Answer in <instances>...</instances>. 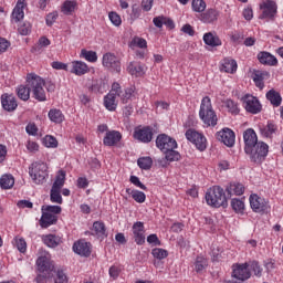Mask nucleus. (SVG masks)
<instances>
[{"instance_id": "1", "label": "nucleus", "mask_w": 283, "mask_h": 283, "mask_svg": "<svg viewBox=\"0 0 283 283\" xmlns=\"http://www.w3.org/2000/svg\"><path fill=\"white\" fill-rule=\"evenodd\" d=\"M45 80L41 76L29 73L27 75V85L21 84L17 88V94L20 101H30V92L33 94V98L43 103L48 101V95L45 93Z\"/></svg>"}, {"instance_id": "2", "label": "nucleus", "mask_w": 283, "mask_h": 283, "mask_svg": "<svg viewBox=\"0 0 283 283\" xmlns=\"http://www.w3.org/2000/svg\"><path fill=\"white\" fill-rule=\"evenodd\" d=\"M227 200H229V198L224 193V189L220 186L209 188L206 192L207 205L214 207L216 209H219V207L227 209V207H229V202Z\"/></svg>"}, {"instance_id": "3", "label": "nucleus", "mask_w": 283, "mask_h": 283, "mask_svg": "<svg viewBox=\"0 0 283 283\" xmlns=\"http://www.w3.org/2000/svg\"><path fill=\"white\" fill-rule=\"evenodd\" d=\"M199 118L207 125V127H216V125H218V115L216 114V111H213L211 98L209 96L203 97L201 101Z\"/></svg>"}, {"instance_id": "4", "label": "nucleus", "mask_w": 283, "mask_h": 283, "mask_svg": "<svg viewBox=\"0 0 283 283\" xmlns=\"http://www.w3.org/2000/svg\"><path fill=\"white\" fill-rule=\"evenodd\" d=\"M245 154L250 156L251 163H255V165H262L264 160H266V156H269V145L264 142H259L251 148L245 150Z\"/></svg>"}, {"instance_id": "5", "label": "nucleus", "mask_w": 283, "mask_h": 283, "mask_svg": "<svg viewBox=\"0 0 283 283\" xmlns=\"http://www.w3.org/2000/svg\"><path fill=\"white\" fill-rule=\"evenodd\" d=\"M29 175L35 185H43L48 178V165L43 161H35L29 167Z\"/></svg>"}, {"instance_id": "6", "label": "nucleus", "mask_w": 283, "mask_h": 283, "mask_svg": "<svg viewBox=\"0 0 283 283\" xmlns=\"http://www.w3.org/2000/svg\"><path fill=\"white\" fill-rule=\"evenodd\" d=\"M186 138L192 143V145H195L199 151H205V149H207V137L196 132V129L189 128L186 132Z\"/></svg>"}, {"instance_id": "7", "label": "nucleus", "mask_w": 283, "mask_h": 283, "mask_svg": "<svg viewBox=\"0 0 283 283\" xmlns=\"http://www.w3.org/2000/svg\"><path fill=\"white\" fill-rule=\"evenodd\" d=\"M250 206L254 213H269V211L271 210L269 201L258 195L250 196Z\"/></svg>"}, {"instance_id": "8", "label": "nucleus", "mask_w": 283, "mask_h": 283, "mask_svg": "<svg viewBox=\"0 0 283 283\" xmlns=\"http://www.w3.org/2000/svg\"><path fill=\"white\" fill-rule=\"evenodd\" d=\"M156 147L165 154V151H168L169 149H177L178 143L167 134H160L156 138Z\"/></svg>"}, {"instance_id": "9", "label": "nucleus", "mask_w": 283, "mask_h": 283, "mask_svg": "<svg viewBox=\"0 0 283 283\" xmlns=\"http://www.w3.org/2000/svg\"><path fill=\"white\" fill-rule=\"evenodd\" d=\"M38 271L46 277H54L56 270H54V263L48 259V256H40L36 260Z\"/></svg>"}, {"instance_id": "10", "label": "nucleus", "mask_w": 283, "mask_h": 283, "mask_svg": "<svg viewBox=\"0 0 283 283\" xmlns=\"http://www.w3.org/2000/svg\"><path fill=\"white\" fill-rule=\"evenodd\" d=\"M261 10H263V12L259 19H270L273 21V19H275V14H277V3L273 0H266L261 4Z\"/></svg>"}, {"instance_id": "11", "label": "nucleus", "mask_w": 283, "mask_h": 283, "mask_svg": "<svg viewBox=\"0 0 283 283\" xmlns=\"http://www.w3.org/2000/svg\"><path fill=\"white\" fill-rule=\"evenodd\" d=\"M217 140L223 143L227 147H233L235 145V133L231 128H223L216 134Z\"/></svg>"}, {"instance_id": "12", "label": "nucleus", "mask_w": 283, "mask_h": 283, "mask_svg": "<svg viewBox=\"0 0 283 283\" xmlns=\"http://www.w3.org/2000/svg\"><path fill=\"white\" fill-rule=\"evenodd\" d=\"M103 65L111 70V72H120V60L115 56L113 53H106L103 55Z\"/></svg>"}, {"instance_id": "13", "label": "nucleus", "mask_w": 283, "mask_h": 283, "mask_svg": "<svg viewBox=\"0 0 283 283\" xmlns=\"http://www.w3.org/2000/svg\"><path fill=\"white\" fill-rule=\"evenodd\" d=\"M243 102L245 103V109L250 114H260L262 112V104H260V99L253 95H245L243 97Z\"/></svg>"}, {"instance_id": "14", "label": "nucleus", "mask_w": 283, "mask_h": 283, "mask_svg": "<svg viewBox=\"0 0 283 283\" xmlns=\"http://www.w3.org/2000/svg\"><path fill=\"white\" fill-rule=\"evenodd\" d=\"M232 277H235V280H240L241 282H245V280H249V277H251L249 264L243 263L233 265Z\"/></svg>"}, {"instance_id": "15", "label": "nucleus", "mask_w": 283, "mask_h": 283, "mask_svg": "<svg viewBox=\"0 0 283 283\" xmlns=\"http://www.w3.org/2000/svg\"><path fill=\"white\" fill-rule=\"evenodd\" d=\"M134 138L139 140V143H151L154 139V130L149 126L136 128L134 132Z\"/></svg>"}, {"instance_id": "16", "label": "nucleus", "mask_w": 283, "mask_h": 283, "mask_svg": "<svg viewBox=\"0 0 283 283\" xmlns=\"http://www.w3.org/2000/svg\"><path fill=\"white\" fill-rule=\"evenodd\" d=\"M133 238L139 247L145 243V223L143 221H137L133 224Z\"/></svg>"}, {"instance_id": "17", "label": "nucleus", "mask_w": 283, "mask_h": 283, "mask_svg": "<svg viewBox=\"0 0 283 283\" xmlns=\"http://www.w3.org/2000/svg\"><path fill=\"white\" fill-rule=\"evenodd\" d=\"M73 251L82 258H90V255H92V243L85 241H77L73 244Z\"/></svg>"}, {"instance_id": "18", "label": "nucleus", "mask_w": 283, "mask_h": 283, "mask_svg": "<svg viewBox=\"0 0 283 283\" xmlns=\"http://www.w3.org/2000/svg\"><path fill=\"white\" fill-rule=\"evenodd\" d=\"M1 105L6 112H14L19 104L17 103V97L14 95L2 94Z\"/></svg>"}, {"instance_id": "19", "label": "nucleus", "mask_w": 283, "mask_h": 283, "mask_svg": "<svg viewBox=\"0 0 283 283\" xmlns=\"http://www.w3.org/2000/svg\"><path fill=\"white\" fill-rule=\"evenodd\" d=\"M122 139H123V135L120 134V132L111 130L106 133L103 139V144L106 147H114V145H118V143H120Z\"/></svg>"}, {"instance_id": "20", "label": "nucleus", "mask_w": 283, "mask_h": 283, "mask_svg": "<svg viewBox=\"0 0 283 283\" xmlns=\"http://www.w3.org/2000/svg\"><path fill=\"white\" fill-rule=\"evenodd\" d=\"M243 140H244V151H247V149H251V147L258 145L260 142H258V134H255V130H253L252 128H248L244 133H243Z\"/></svg>"}, {"instance_id": "21", "label": "nucleus", "mask_w": 283, "mask_h": 283, "mask_svg": "<svg viewBox=\"0 0 283 283\" xmlns=\"http://www.w3.org/2000/svg\"><path fill=\"white\" fill-rule=\"evenodd\" d=\"M259 62L262 65H270L271 67L277 65V57H275L273 54L266 51H261L258 54Z\"/></svg>"}, {"instance_id": "22", "label": "nucleus", "mask_w": 283, "mask_h": 283, "mask_svg": "<svg viewBox=\"0 0 283 283\" xmlns=\"http://www.w3.org/2000/svg\"><path fill=\"white\" fill-rule=\"evenodd\" d=\"M56 222H59V217H56V214L42 211V217L40 219V227H42V229H48V227H52V224H56Z\"/></svg>"}, {"instance_id": "23", "label": "nucleus", "mask_w": 283, "mask_h": 283, "mask_svg": "<svg viewBox=\"0 0 283 283\" xmlns=\"http://www.w3.org/2000/svg\"><path fill=\"white\" fill-rule=\"evenodd\" d=\"M226 193L228 198H231V196H242V193H244V185L240 182H231L227 186Z\"/></svg>"}, {"instance_id": "24", "label": "nucleus", "mask_w": 283, "mask_h": 283, "mask_svg": "<svg viewBox=\"0 0 283 283\" xmlns=\"http://www.w3.org/2000/svg\"><path fill=\"white\" fill-rule=\"evenodd\" d=\"M203 42L210 48H218L222 45V40L216 34V32H208L203 35Z\"/></svg>"}, {"instance_id": "25", "label": "nucleus", "mask_w": 283, "mask_h": 283, "mask_svg": "<svg viewBox=\"0 0 283 283\" xmlns=\"http://www.w3.org/2000/svg\"><path fill=\"white\" fill-rule=\"evenodd\" d=\"M127 72L132 76H144L145 65L140 64V62H130L127 66Z\"/></svg>"}, {"instance_id": "26", "label": "nucleus", "mask_w": 283, "mask_h": 283, "mask_svg": "<svg viewBox=\"0 0 283 283\" xmlns=\"http://www.w3.org/2000/svg\"><path fill=\"white\" fill-rule=\"evenodd\" d=\"M42 241L44 242V244L46 247H49L50 249H56V247H59V244H61L63 242V240L61 239V237L56 235V234H46L42 237Z\"/></svg>"}, {"instance_id": "27", "label": "nucleus", "mask_w": 283, "mask_h": 283, "mask_svg": "<svg viewBox=\"0 0 283 283\" xmlns=\"http://www.w3.org/2000/svg\"><path fill=\"white\" fill-rule=\"evenodd\" d=\"M218 17H220V12L216 9H208L206 12L201 13L200 20L202 23H213L218 21Z\"/></svg>"}, {"instance_id": "28", "label": "nucleus", "mask_w": 283, "mask_h": 283, "mask_svg": "<svg viewBox=\"0 0 283 283\" xmlns=\"http://www.w3.org/2000/svg\"><path fill=\"white\" fill-rule=\"evenodd\" d=\"M93 233L92 235H97V238H107V228L105 227V223L103 221H95L93 223Z\"/></svg>"}, {"instance_id": "29", "label": "nucleus", "mask_w": 283, "mask_h": 283, "mask_svg": "<svg viewBox=\"0 0 283 283\" xmlns=\"http://www.w3.org/2000/svg\"><path fill=\"white\" fill-rule=\"evenodd\" d=\"M23 8H25V0H18L12 12V17L17 23H19V21L25 17Z\"/></svg>"}, {"instance_id": "30", "label": "nucleus", "mask_w": 283, "mask_h": 283, "mask_svg": "<svg viewBox=\"0 0 283 283\" xmlns=\"http://www.w3.org/2000/svg\"><path fill=\"white\" fill-rule=\"evenodd\" d=\"M77 7L78 2H76V0H66L62 4L61 12H63V14H65L66 17H70Z\"/></svg>"}, {"instance_id": "31", "label": "nucleus", "mask_w": 283, "mask_h": 283, "mask_svg": "<svg viewBox=\"0 0 283 283\" xmlns=\"http://www.w3.org/2000/svg\"><path fill=\"white\" fill-rule=\"evenodd\" d=\"M87 64L82 61L73 62V67L71 70L72 74H76V76H83V74H87L88 72Z\"/></svg>"}, {"instance_id": "32", "label": "nucleus", "mask_w": 283, "mask_h": 283, "mask_svg": "<svg viewBox=\"0 0 283 283\" xmlns=\"http://www.w3.org/2000/svg\"><path fill=\"white\" fill-rule=\"evenodd\" d=\"M266 98L274 107H280V105H282V95L273 88L266 93Z\"/></svg>"}, {"instance_id": "33", "label": "nucleus", "mask_w": 283, "mask_h": 283, "mask_svg": "<svg viewBox=\"0 0 283 283\" xmlns=\"http://www.w3.org/2000/svg\"><path fill=\"white\" fill-rule=\"evenodd\" d=\"M116 93H108L104 97V105L108 112H114L116 111L117 104H116Z\"/></svg>"}, {"instance_id": "34", "label": "nucleus", "mask_w": 283, "mask_h": 283, "mask_svg": "<svg viewBox=\"0 0 283 283\" xmlns=\"http://www.w3.org/2000/svg\"><path fill=\"white\" fill-rule=\"evenodd\" d=\"M49 118L52 123L60 125V123L65 120V115H63L61 109L52 108L49 111Z\"/></svg>"}, {"instance_id": "35", "label": "nucleus", "mask_w": 283, "mask_h": 283, "mask_svg": "<svg viewBox=\"0 0 283 283\" xmlns=\"http://www.w3.org/2000/svg\"><path fill=\"white\" fill-rule=\"evenodd\" d=\"M237 71H238V62H235V60L226 59L222 64L221 72L233 74Z\"/></svg>"}, {"instance_id": "36", "label": "nucleus", "mask_w": 283, "mask_h": 283, "mask_svg": "<svg viewBox=\"0 0 283 283\" xmlns=\"http://www.w3.org/2000/svg\"><path fill=\"white\" fill-rule=\"evenodd\" d=\"M1 189H12L14 187V177L12 175H2L0 178Z\"/></svg>"}, {"instance_id": "37", "label": "nucleus", "mask_w": 283, "mask_h": 283, "mask_svg": "<svg viewBox=\"0 0 283 283\" xmlns=\"http://www.w3.org/2000/svg\"><path fill=\"white\" fill-rule=\"evenodd\" d=\"M260 132L262 136H265V138H271L275 132H277V126L271 122L268 123L266 126H263L260 128Z\"/></svg>"}, {"instance_id": "38", "label": "nucleus", "mask_w": 283, "mask_h": 283, "mask_svg": "<svg viewBox=\"0 0 283 283\" xmlns=\"http://www.w3.org/2000/svg\"><path fill=\"white\" fill-rule=\"evenodd\" d=\"M207 266H209V262L207 261V259L202 255L197 256V259L195 261L196 273H202V271H205V269H207Z\"/></svg>"}, {"instance_id": "39", "label": "nucleus", "mask_w": 283, "mask_h": 283, "mask_svg": "<svg viewBox=\"0 0 283 283\" xmlns=\"http://www.w3.org/2000/svg\"><path fill=\"white\" fill-rule=\"evenodd\" d=\"M115 94L119 96L122 103H129L132 101V96H134V88H126L125 91H116Z\"/></svg>"}, {"instance_id": "40", "label": "nucleus", "mask_w": 283, "mask_h": 283, "mask_svg": "<svg viewBox=\"0 0 283 283\" xmlns=\"http://www.w3.org/2000/svg\"><path fill=\"white\" fill-rule=\"evenodd\" d=\"M63 185H65V171L60 170L55 177V181L53 182L52 189H63Z\"/></svg>"}, {"instance_id": "41", "label": "nucleus", "mask_w": 283, "mask_h": 283, "mask_svg": "<svg viewBox=\"0 0 283 283\" xmlns=\"http://www.w3.org/2000/svg\"><path fill=\"white\" fill-rule=\"evenodd\" d=\"M137 165L139 169L149 170L151 169V166L154 165V160L151 157H142L137 160Z\"/></svg>"}, {"instance_id": "42", "label": "nucleus", "mask_w": 283, "mask_h": 283, "mask_svg": "<svg viewBox=\"0 0 283 283\" xmlns=\"http://www.w3.org/2000/svg\"><path fill=\"white\" fill-rule=\"evenodd\" d=\"M81 56L85 59V61H88V63H96V61H98V55L95 51H87L83 49L81 51Z\"/></svg>"}, {"instance_id": "43", "label": "nucleus", "mask_w": 283, "mask_h": 283, "mask_svg": "<svg viewBox=\"0 0 283 283\" xmlns=\"http://www.w3.org/2000/svg\"><path fill=\"white\" fill-rule=\"evenodd\" d=\"M42 143H43L44 147H49L51 149H56V147H59V140H56L55 137L52 135H46L42 139Z\"/></svg>"}, {"instance_id": "44", "label": "nucleus", "mask_w": 283, "mask_h": 283, "mask_svg": "<svg viewBox=\"0 0 283 283\" xmlns=\"http://www.w3.org/2000/svg\"><path fill=\"white\" fill-rule=\"evenodd\" d=\"M164 154L168 163H178V160H180V153L175 149L166 150Z\"/></svg>"}, {"instance_id": "45", "label": "nucleus", "mask_w": 283, "mask_h": 283, "mask_svg": "<svg viewBox=\"0 0 283 283\" xmlns=\"http://www.w3.org/2000/svg\"><path fill=\"white\" fill-rule=\"evenodd\" d=\"M50 198H51V202H56L57 205H63V197L61 196L60 189L51 188Z\"/></svg>"}, {"instance_id": "46", "label": "nucleus", "mask_w": 283, "mask_h": 283, "mask_svg": "<svg viewBox=\"0 0 283 283\" xmlns=\"http://www.w3.org/2000/svg\"><path fill=\"white\" fill-rule=\"evenodd\" d=\"M191 6L193 12H205L207 10V2L205 0H192Z\"/></svg>"}, {"instance_id": "47", "label": "nucleus", "mask_w": 283, "mask_h": 283, "mask_svg": "<svg viewBox=\"0 0 283 283\" xmlns=\"http://www.w3.org/2000/svg\"><path fill=\"white\" fill-rule=\"evenodd\" d=\"M231 207L235 213H242V211H244V201L234 198L231 200Z\"/></svg>"}, {"instance_id": "48", "label": "nucleus", "mask_w": 283, "mask_h": 283, "mask_svg": "<svg viewBox=\"0 0 283 283\" xmlns=\"http://www.w3.org/2000/svg\"><path fill=\"white\" fill-rule=\"evenodd\" d=\"M151 255L154 258H156V260H165V258H167V255H169V252H167V250L161 249V248H155L151 251Z\"/></svg>"}, {"instance_id": "49", "label": "nucleus", "mask_w": 283, "mask_h": 283, "mask_svg": "<svg viewBox=\"0 0 283 283\" xmlns=\"http://www.w3.org/2000/svg\"><path fill=\"white\" fill-rule=\"evenodd\" d=\"M132 193H133V200H135V202H138L139 205H143V202L147 200V196L145 195V192L140 190H133Z\"/></svg>"}, {"instance_id": "50", "label": "nucleus", "mask_w": 283, "mask_h": 283, "mask_svg": "<svg viewBox=\"0 0 283 283\" xmlns=\"http://www.w3.org/2000/svg\"><path fill=\"white\" fill-rule=\"evenodd\" d=\"M50 39H48V38H45V36H41L40 39H39V42H38V45H35L34 48H33V50L35 51V52H41V49L42 48H48V45H50Z\"/></svg>"}, {"instance_id": "51", "label": "nucleus", "mask_w": 283, "mask_h": 283, "mask_svg": "<svg viewBox=\"0 0 283 283\" xmlns=\"http://www.w3.org/2000/svg\"><path fill=\"white\" fill-rule=\"evenodd\" d=\"M56 19H59L57 11H53V12L49 13L45 19L46 25H49V28H52V25H54V23L56 22Z\"/></svg>"}, {"instance_id": "52", "label": "nucleus", "mask_w": 283, "mask_h": 283, "mask_svg": "<svg viewBox=\"0 0 283 283\" xmlns=\"http://www.w3.org/2000/svg\"><path fill=\"white\" fill-rule=\"evenodd\" d=\"M42 211H44V213L59 214L61 213V207L60 206H42Z\"/></svg>"}, {"instance_id": "53", "label": "nucleus", "mask_w": 283, "mask_h": 283, "mask_svg": "<svg viewBox=\"0 0 283 283\" xmlns=\"http://www.w3.org/2000/svg\"><path fill=\"white\" fill-rule=\"evenodd\" d=\"M15 245L18 251H20V253H25V251H28V243L25 242V239L21 238V239H15Z\"/></svg>"}, {"instance_id": "54", "label": "nucleus", "mask_w": 283, "mask_h": 283, "mask_svg": "<svg viewBox=\"0 0 283 283\" xmlns=\"http://www.w3.org/2000/svg\"><path fill=\"white\" fill-rule=\"evenodd\" d=\"M250 269L253 271L256 277H262V268L260 266V263L258 261L251 262Z\"/></svg>"}, {"instance_id": "55", "label": "nucleus", "mask_w": 283, "mask_h": 283, "mask_svg": "<svg viewBox=\"0 0 283 283\" xmlns=\"http://www.w3.org/2000/svg\"><path fill=\"white\" fill-rule=\"evenodd\" d=\"M18 32L19 34H21L22 36H28V34H30V32H32V29L30 27V23H23L18 28Z\"/></svg>"}, {"instance_id": "56", "label": "nucleus", "mask_w": 283, "mask_h": 283, "mask_svg": "<svg viewBox=\"0 0 283 283\" xmlns=\"http://www.w3.org/2000/svg\"><path fill=\"white\" fill-rule=\"evenodd\" d=\"M269 76V72L266 71H254L252 74L253 81H264Z\"/></svg>"}, {"instance_id": "57", "label": "nucleus", "mask_w": 283, "mask_h": 283, "mask_svg": "<svg viewBox=\"0 0 283 283\" xmlns=\"http://www.w3.org/2000/svg\"><path fill=\"white\" fill-rule=\"evenodd\" d=\"M56 277L54 283H67V275L63 272V270L55 271Z\"/></svg>"}, {"instance_id": "58", "label": "nucleus", "mask_w": 283, "mask_h": 283, "mask_svg": "<svg viewBox=\"0 0 283 283\" xmlns=\"http://www.w3.org/2000/svg\"><path fill=\"white\" fill-rule=\"evenodd\" d=\"M226 107L229 109V112H231V114H239V109H238V104H235V102H233V99H228L226 102Z\"/></svg>"}, {"instance_id": "59", "label": "nucleus", "mask_w": 283, "mask_h": 283, "mask_svg": "<svg viewBox=\"0 0 283 283\" xmlns=\"http://www.w3.org/2000/svg\"><path fill=\"white\" fill-rule=\"evenodd\" d=\"M109 21L112 22L113 25H120V23H123V20H120V15H118V13L116 12H111L108 14Z\"/></svg>"}, {"instance_id": "60", "label": "nucleus", "mask_w": 283, "mask_h": 283, "mask_svg": "<svg viewBox=\"0 0 283 283\" xmlns=\"http://www.w3.org/2000/svg\"><path fill=\"white\" fill-rule=\"evenodd\" d=\"M129 180L132 185H135V187H139V189H143V191H147V186L140 182V179L137 176H130Z\"/></svg>"}, {"instance_id": "61", "label": "nucleus", "mask_w": 283, "mask_h": 283, "mask_svg": "<svg viewBox=\"0 0 283 283\" xmlns=\"http://www.w3.org/2000/svg\"><path fill=\"white\" fill-rule=\"evenodd\" d=\"M17 207H19V209H32L34 205L30 200H20Z\"/></svg>"}, {"instance_id": "62", "label": "nucleus", "mask_w": 283, "mask_h": 283, "mask_svg": "<svg viewBox=\"0 0 283 283\" xmlns=\"http://www.w3.org/2000/svg\"><path fill=\"white\" fill-rule=\"evenodd\" d=\"M103 85H105L103 81H95L91 86V92H103Z\"/></svg>"}, {"instance_id": "63", "label": "nucleus", "mask_w": 283, "mask_h": 283, "mask_svg": "<svg viewBox=\"0 0 283 283\" xmlns=\"http://www.w3.org/2000/svg\"><path fill=\"white\" fill-rule=\"evenodd\" d=\"M148 244H154V247H160V239L156 234H149L147 237Z\"/></svg>"}, {"instance_id": "64", "label": "nucleus", "mask_w": 283, "mask_h": 283, "mask_svg": "<svg viewBox=\"0 0 283 283\" xmlns=\"http://www.w3.org/2000/svg\"><path fill=\"white\" fill-rule=\"evenodd\" d=\"M109 276L116 280L120 275V270L116 265H112L108 270Z\"/></svg>"}]
</instances>
